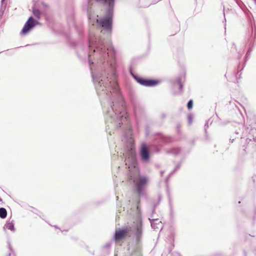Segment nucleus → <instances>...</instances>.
Wrapping results in <instances>:
<instances>
[{"label": "nucleus", "mask_w": 256, "mask_h": 256, "mask_svg": "<svg viewBox=\"0 0 256 256\" xmlns=\"http://www.w3.org/2000/svg\"><path fill=\"white\" fill-rule=\"evenodd\" d=\"M140 156L142 162L147 163L150 160V154L146 145L144 143L141 144Z\"/></svg>", "instance_id": "423d86ee"}, {"label": "nucleus", "mask_w": 256, "mask_h": 256, "mask_svg": "<svg viewBox=\"0 0 256 256\" xmlns=\"http://www.w3.org/2000/svg\"><path fill=\"white\" fill-rule=\"evenodd\" d=\"M7 215V212L4 208H0V217L2 218H6Z\"/></svg>", "instance_id": "9d476101"}, {"label": "nucleus", "mask_w": 256, "mask_h": 256, "mask_svg": "<svg viewBox=\"0 0 256 256\" xmlns=\"http://www.w3.org/2000/svg\"><path fill=\"white\" fill-rule=\"evenodd\" d=\"M178 85H179L180 89V90H182V84L181 82L179 80H178Z\"/></svg>", "instance_id": "2eb2a0df"}, {"label": "nucleus", "mask_w": 256, "mask_h": 256, "mask_svg": "<svg viewBox=\"0 0 256 256\" xmlns=\"http://www.w3.org/2000/svg\"><path fill=\"white\" fill-rule=\"evenodd\" d=\"M151 226L154 230H157L162 227V222L158 219L150 220Z\"/></svg>", "instance_id": "6e6552de"}, {"label": "nucleus", "mask_w": 256, "mask_h": 256, "mask_svg": "<svg viewBox=\"0 0 256 256\" xmlns=\"http://www.w3.org/2000/svg\"><path fill=\"white\" fill-rule=\"evenodd\" d=\"M33 14L38 19L40 18V12L38 9L33 10Z\"/></svg>", "instance_id": "9b49d317"}, {"label": "nucleus", "mask_w": 256, "mask_h": 256, "mask_svg": "<svg viewBox=\"0 0 256 256\" xmlns=\"http://www.w3.org/2000/svg\"><path fill=\"white\" fill-rule=\"evenodd\" d=\"M254 2L255 4H256V0H254Z\"/></svg>", "instance_id": "aec40b11"}, {"label": "nucleus", "mask_w": 256, "mask_h": 256, "mask_svg": "<svg viewBox=\"0 0 256 256\" xmlns=\"http://www.w3.org/2000/svg\"><path fill=\"white\" fill-rule=\"evenodd\" d=\"M34 26L35 24L34 20L32 16H30L24 24L21 33L24 34H26Z\"/></svg>", "instance_id": "0eeeda50"}, {"label": "nucleus", "mask_w": 256, "mask_h": 256, "mask_svg": "<svg viewBox=\"0 0 256 256\" xmlns=\"http://www.w3.org/2000/svg\"><path fill=\"white\" fill-rule=\"evenodd\" d=\"M9 248L10 250H12L11 246L10 244H9Z\"/></svg>", "instance_id": "dca6fc26"}, {"label": "nucleus", "mask_w": 256, "mask_h": 256, "mask_svg": "<svg viewBox=\"0 0 256 256\" xmlns=\"http://www.w3.org/2000/svg\"><path fill=\"white\" fill-rule=\"evenodd\" d=\"M125 162L129 169L128 178L133 181L136 192L139 196H144V190L148 183V178L146 176L140 174L136 168L137 162L135 152L132 148L128 152Z\"/></svg>", "instance_id": "f03ea898"}, {"label": "nucleus", "mask_w": 256, "mask_h": 256, "mask_svg": "<svg viewBox=\"0 0 256 256\" xmlns=\"http://www.w3.org/2000/svg\"><path fill=\"white\" fill-rule=\"evenodd\" d=\"M160 173H161V175H162L163 174L164 172H161Z\"/></svg>", "instance_id": "6ab92c4d"}, {"label": "nucleus", "mask_w": 256, "mask_h": 256, "mask_svg": "<svg viewBox=\"0 0 256 256\" xmlns=\"http://www.w3.org/2000/svg\"><path fill=\"white\" fill-rule=\"evenodd\" d=\"M251 51H252V50H249L248 51V52H247V53H246V58H248V57L250 56V52H251Z\"/></svg>", "instance_id": "4468645a"}, {"label": "nucleus", "mask_w": 256, "mask_h": 256, "mask_svg": "<svg viewBox=\"0 0 256 256\" xmlns=\"http://www.w3.org/2000/svg\"><path fill=\"white\" fill-rule=\"evenodd\" d=\"M192 106H193V102H192V100H190L188 101V104H187L188 108L189 110L192 109Z\"/></svg>", "instance_id": "f8f14e48"}, {"label": "nucleus", "mask_w": 256, "mask_h": 256, "mask_svg": "<svg viewBox=\"0 0 256 256\" xmlns=\"http://www.w3.org/2000/svg\"><path fill=\"white\" fill-rule=\"evenodd\" d=\"M88 63L98 94L107 99L110 108L106 113L108 126L117 128L127 120L124 101L114 79L115 51L110 42L96 36L93 31L88 35Z\"/></svg>", "instance_id": "f257e3e1"}, {"label": "nucleus", "mask_w": 256, "mask_h": 256, "mask_svg": "<svg viewBox=\"0 0 256 256\" xmlns=\"http://www.w3.org/2000/svg\"><path fill=\"white\" fill-rule=\"evenodd\" d=\"M98 2H100L104 4H108V7L106 10L105 16L100 20L98 19V16H92L88 13L90 23L92 26H98L103 28L101 32H106L108 35H110L112 30L113 9L114 6V0H96ZM91 0H88V4L90 2Z\"/></svg>", "instance_id": "7ed1b4c3"}, {"label": "nucleus", "mask_w": 256, "mask_h": 256, "mask_svg": "<svg viewBox=\"0 0 256 256\" xmlns=\"http://www.w3.org/2000/svg\"><path fill=\"white\" fill-rule=\"evenodd\" d=\"M4 228H7L12 232H14V223L13 220L8 221L4 225Z\"/></svg>", "instance_id": "1a4fd4ad"}, {"label": "nucleus", "mask_w": 256, "mask_h": 256, "mask_svg": "<svg viewBox=\"0 0 256 256\" xmlns=\"http://www.w3.org/2000/svg\"><path fill=\"white\" fill-rule=\"evenodd\" d=\"M132 75L134 78L138 83L144 86H152L156 85L158 83V80H146L138 76L134 75L133 74H132Z\"/></svg>", "instance_id": "39448f33"}, {"label": "nucleus", "mask_w": 256, "mask_h": 256, "mask_svg": "<svg viewBox=\"0 0 256 256\" xmlns=\"http://www.w3.org/2000/svg\"><path fill=\"white\" fill-rule=\"evenodd\" d=\"M172 152L174 154H177L179 152V150L178 148L174 149Z\"/></svg>", "instance_id": "ddd939ff"}, {"label": "nucleus", "mask_w": 256, "mask_h": 256, "mask_svg": "<svg viewBox=\"0 0 256 256\" xmlns=\"http://www.w3.org/2000/svg\"><path fill=\"white\" fill-rule=\"evenodd\" d=\"M110 246V244H108L106 245V246H108V247H109Z\"/></svg>", "instance_id": "a211bd4d"}, {"label": "nucleus", "mask_w": 256, "mask_h": 256, "mask_svg": "<svg viewBox=\"0 0 256 256\" xmlns=\"http://www.w3.org/2000/svg\"><path fill=\"white\" fill-rule=\"evenodd\" d=\"M134 234L136 238V240L138 242L142 238V222L140 218L136 220L132 227H126L122 230H116L114 236V240L118 242L125 236Z\"/></svg>", "instance_id": "20e7f679"}, {"label": "nucleus", "mask_w": 256, "mask_h": 256, "mask_svg": "<svg viewBox=\"0 0 256 256\" xmlns=\"http://www.w3.org/2000/svg\"><path fill=\"white\" fill-rule=\"evenodd\" d=\"M5 0H2V4H3Z\"/></svg>", "instance_id": "f3484780"}]
</instances>
